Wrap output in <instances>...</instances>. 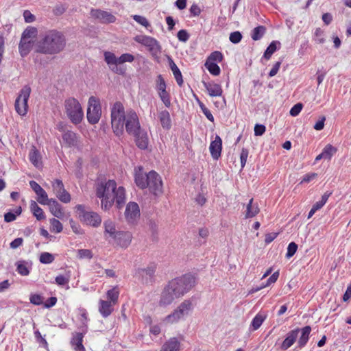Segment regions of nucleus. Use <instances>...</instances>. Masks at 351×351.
Listing matches in <instances>:
<instances>
[{"label":"nucleus","mask_w":351,"mask_h":351,"mask_svg":"<svg viewBox=\"0 0 351 351\" xmlns=\"http://www.w3.org/2000/svg\"><path fill=\"white\" fill-rule=\"evenodd\" d=\"M29 158L35 167H38L41 165L39 152L35 147L30 151Z\"/></svg>","instance_id":"f704fd0d"},{"label":"nucleus","mask_w":351,"mask_h":351,"mask_svg":"<svg viewBox=\"0 0 351 351\" xmlns=\"http://www.w3.org/2000/svg\"><path fill=\"white\" fill-rule=\"evenodd\" d=\"M31 93V88L26 85L20 90V93L16 99L14 107L16 112L21 116H25L27 112V101Z\"/></svg>","instance_id":"9d476101"},{"label":"nucleus","mask_w":351,"mask_h":351,"mask_svg":"<svg viewBox=\"0 0 351 351\" xmlns=\"http://www.w3.org/2000/svg\"><path fill=\"white\" fill-rule=\"evenodd\" d=\"M266 28L263 25H259L253 29L251 34V37L254 40H260L265 34Z\"/></svg>","instance_id":"c9c22d12"},{"label":"nucleus","mask_w":351,"mask_h":351,"mask_svg":"<svg viewBox=\"0 0 351 351\" xmlns=\"http://www.w3.org/2000/svg\"><path fill=\"white\" fill-rule=\"evenodd\" d=\"M248 154H249V152L247 149L243 148L241 149V152L240 154V160H241V168H243L246 164Z\"/></svg>","instance_id":"e2e57ef3"},{"label":"nucleus","mask_w":351,"mask_h":351,"mask_svg":"<svg viewBox=\"0 0 351 351\" xmlns=\"http://www.w3.org/2000/svg\"><path fill=\"white\" fill-rule=\"evenodd\" d=\"M77 257L80 259L87 258L91 259L93 256V254L90 250L88 249H80L77 252Z\"/></svg>","instance_id":"603ef678"},{"label":"nucleus","mask_w":351,"mask_h":351,"mask_svg":"<svg viewBox=\"0 0 351 351\" xmlns=\"http://www.w3.org/2000/svg\"><path fill=\"white\" fill-rule=\"evenodd\" d=\"M50 226H51V231L56 232V233H60L63 230V226L61 223V222L56 219L52 218L49 220Z\"/></svg>","instance_id":"a19ab883"},{"label":"nucleus","mask_w":351,"mask_h":351,"mask_svg":"<svg viewBox=\"0 0 351 351\" xmlns=\"http://www.w3.org/2000/svg\"><path fill=\"white\" fill-rule=\"evenodd\" d=\"M119 291L116 287L111 289L107 291V298L113 304H116L119 298Z\"/></svg>","instance_id":"de8ad7c7"},{"label":"nucleus","mask_w":351,"mask_h":351,"mask_svg":"<svg viewBox=\"0 0 351 351\" xmlns=\"http://www.w3.org/2000/svg\"><path fill=\"white\" fill-rule=\"evenodd\" d=\"M159 97L163 102L164 105L167 108H169L171 106V99L169 93L167 90L160 91L158 93Z\"/></svg>","instance_id":"09e8293b"},{"label":"nucleus","mask_w":351,"mask_h":351,"mask_svg":"<svg viewBox=\"0 0 351 351\" xmlns=\"http://www.w3.org/2000/svg\"><path fill=\"white\" fill-rule=\"evenodd\" d=\"M265 319H266V315H263L261 313L256 314L251 322L250 330H258L261 327V326L262 325V324L263 323V322L265 321Z\"/></svg>","instance_id":"473e14b6"},{"label":"nucleus","mask_w":351,"mask_h":351,"mask_svg":"<svg viewBox=\"0 0 351 351\" xmlns=\"http://www.w3.org/2000/svg\"><path fill=\"white\" fill-rule=\"evenodd\" d=\"M132 18L136 22H137L138 23L141 24V25H143L145 27L150 26V24H149V21H147V19L143 16L134 15V16H132Z\"/></svg>","instance_id":"13d9d810"},{"label":"nucleus","mask_w":351,"mask_h":351,"mask_svg":"<svg viewBox=\"0 0 351 351\" xmlns=\"http://www.w3.org/2000/svg\"><path fill=\"white\" fill-rule=\"evenodd\" d=\"M96 195L101 199V208L109 210L115 202L118 208H121L125 203V190L123 186L117 187L113 180L101 181L97 184Z\"/></svg>","instance_id":"7ed1b4c3"},{"label":"nucleus","mask_w":351,"mask_h":351,"mask_svg":"<svg viewBox=\"0 0 351 351\" xmlns=\"http://www.w3.org/2000/svg\"><path fill=\"white\" fill-rule=\"evenodd\" d=\"M54 256L49 252H43L40 255L39 261L43 264H50L53 262Z\"/></svg>","instance_id":"a18cd8bd"},{"label":"nucleus","mask_w":351,"mask_h":351,"mask_svg":"<svg viewBox=\"0 0 351 351\" xmlns=\"http://www.w3.org/2000/svg\"><path fill=\"white\" fill-rule=\"evenodd\" d=\"M45 205L49 206L50 212L54 217L60 219L63 217L64 213L62 206L56 199L51 198Z\"/></svg>","instance_id":"412c9836"},{"label":"nucleus","mask_w":351,"mask_h":351,"mask_svg":"<svg viewBox=\"0 0 351 351\" xmlns=\"http://www.w3.org/2000/svg\"><path fill=\"white\" fill-rule=\"evenodd\" d=\"M313 38L317 43H324L325 42V38L324 37V31L322 30L321 28L319 27L316 28L313 34Z\"/></svg>","instance_id":"3c124183"},{"label":"nucleus","mask_w":351,"mask_h":351,"mask_svg":"<svg viewBox=\"0 0 351 351\" xmlns=\"http://www.w3.org/2000/svg\"><path fill=\"white\" fill-rule=\"evenodd\" d=\"M90 14L92 18L97 20L101 23L109 24L116 21V17L113 14L100 9H91Z\"/></svg>","instance_id":"4468645a"},{"label":"nucleus","mask_w":351,"mask_h":351,"mask_svg":"<svg viewBox=\"0 0 351 351\" xmlns=\"http://www.w3.org/2000/svg\"><path fill=\"white\" fill-rule=\"evenodd\" d=\"M276 43H277L276 41H272L269 45V46L267 47V49L264 53V55H263V57L266 60H269L271 58V55L276 51V49H277ZM278 43L280 44L279 42H278Z\"/></svg>","instance_id":"c03bdc74"},{"label":"nucleus","mask_w":351,"mask_h":351,"mask_svg":"<svg viewBox=\"0 0 351 351\" xmlns=\"http://www.w3.org/2000/svg\"><path fill=\"white\" fill-rule=\"evenodd\" d=\"M168 61H169V67L174 75V77L176 80L177 84L180 86H182L183 84V79H182V73H181L180 70L179 69V68L176 64V63L174 62V61L173 60V59L171 58L168 57Z\"/></svg>","instance_id":"393cba45"},{"label":"nucleus","mask_w":351,"mask_h":351,"mask_svg":"<svg viewBox=\"0 0 351 351\" xmlns=\"http://www.w3.org/2000/svg\"><path fill=\"white\" fill-rule=\"evenodd\" d=\"M158 119L162 127L165 130H169L171 127V120L169 112L167 110L158 112Z\"/></svg>","instance_id":"c85d7f7f"},{"label":"nucleus","mask_w":351,"mask_h":351,"mask_svg":"<svg viewBox=\"0 0 351 351\" xmlns=\"http://www.w3.org/2000/svg\"><path fill=\"white\" fill-rule=\"evenodd\" d=\"M29 301L34 305H40L43 303V297L39 294H31Z\"/></svg>","instance_id":"4d7b16f0"},{"label":"nucleus","mask_w":351,"mask_h":351,"mask_svg":"<svg viewBox=\"0 0 351 351\" xmlns=\"http://www.w3.org/2000/svg\"><path fill=\"white\" fill-rule=\"evenodd\" d=\"M337 149L332 145L328 144L323 149L322 153L325 160H330L332 156L337 152Z\"/></svg>","instance_id":"e433bc0d"},{"label":"nucleus","mask_w":351,"mask_h":351,"mask_svg":"<svg viewBox=\"0 0 351 351\" xmlns=\"http://www.w3.org/2000/svg\"><path fill=\"white\" fill-rule=\"evenodd\" d=\"M104 56L105 62L113 73L119 75L125 74V69L123 67L118 66V58L114 53L110 51H105Z\"/></svg>","instance_id":"ddd939ff"},{"label":"nucleus","mask_w":351,"mask_h":351,"mask_svg":"<svg viewBox=\"0 0 351 351\" xmlns=\"http://www.w3.org/2000/svg\"><path fill=\"white\" fill-rule=\"evenodd\" d=\"M66 40L62 32L49 29L40 34L36 51L45 55H56L66 47Z\"/></svg>","instance_id":"20e7f679"},{"label":"nucleus","mask_w":351,"mask_h":351,"mask_svg":"<svg viewBox=\"0 0 351 351\" xmlns=\"http://www.w3.org/2000/svg\"><path fill=\"white\" fill-rule=\"evenodd\" d=\"M65 112L74 124L80 123L84 117V112L80 102L75 98L71 97L64 101Z\"/></svg>","instance_id":"423d86ee"},{"label":"nucleus","mask_w":351,"mask_h":351,"mask_svg":"<svg viewBox=\"0 0 351 351\" xmlns=\"http://www.w3.org/2000/svg\"><path fill=\"white\" fill-rule=\"evenodd\" d=\"M202 83L210 97L221 96L223 90L220 84L214 82H202Z\"/></svg>","instance_id":"aec40b11"},{"label":"nucleus","mask_w":351,"mask_h":351,"mask_svg":"<svg viewBox=\"0 0 351 351\" xmlns=\"http://www.w3.org/2000/svg\"><path fill=\"white\" fill-rule=\"evenodd\" d=\"M69 223L73 231L77 234H83L84 230L81 228L80 226L77 224L73 219L69 220Z\"/></svg>","instance_id":"bf43d9fd"},{"label":"nucleus","mask_w":351,"mask_h":351,"mask_svg":"<svg viewBox=\"0 0 351 351\" xmlns=\"http://www.w3.org/2000/svg\"><path fill=\"white\" fill-rule=\"evenodd\" d=\"M180 341L176 337H171L165 341L160 351H180Z\"/></svg>","instance_id":"4be33fe9"},{"label":"nucleus","mask_w":351,"mask_h":351,"mask_svg":"<svg viewBox=\"0 0 351 351\" xmlns=\"http://www.w3.org/2000/svg\"><path fill=\"white\" fill-rule=\"evenodd\" d=\"M300 332V328H297L289 331L280 345V349L283 351L288 350L291 348L295 342L298 334Z\"/></svg>","instance_id":"f3484780"},{"label":"nucleus","mask_w":351,"mask_h":351,"mask_svg":"<svg viewBox=\"0 0 351 351\" xmlns=\"http://www.w3.org/2000/svg\"><path fill=\"white\" fill-rule=\"evenodd\" d=\"M115 243L121 247H128L132 239V234L128 231H118L113 237Z\"/></svg>","instance_id":"dca6fc26"},{"label":"nucleus","mask_w":351,"mask_h":351,"mask_svg":"<svg viewBox=\"0 0 351 351\" xmlns=\"http://www.w3.org/2000/svg\"><path fill=\"white\" fill-rule=\"evenodd\" d=\"M266 130V128L264 125L262 124H256L254 126V135L255 136H262Z\"/></svg>","instance_id":"69168bd1"},{"label":"nucleus","mask_w":351,"mask_h":351,"mask_svg":"<svg viewBox=\"0 0 351 351\" xmlns=\"http://www.w3.org/2000/svg\"><path fill=\"white\" fill-rule=\"evenodd\" d=\"M113 303L108 301L100 300L99 311L103 317H108L113 311Z\"/></svg>","instance_id":"cd10ccee"},{"label":"nucleus","mask_w":351,"mask_h":351,"mask_svg":"<svg viewBox=\"0 0 351 351\" xmlns=\"http://www.w3.org/2000/svg\"><path fill=\"white\" fill-rule=\"evenodd\" d=\"M110 119L113 133L119 137L123 134L124 127L130 135L142 129L136 112L132 109L125 112L121 101H116L111 106Z\"/></svg>","instance_id":"f257e3e1"},{"label":"nucleus","mask_w":351,"mask_h":351,"mask_svg":"<svg viewBox=\"0 0 351 351\" xmlns=\"http://www.w3.org/2000/svg\"><path fill=\"white\" fill-rule=\"evenodd\" d=\"M125 217L129 223H134L140 217V209L137 203L130 202L128 204L125 211Z\"/></svg>","instance_id":"2eb2a0df"},{"label":"nucleus","mask_w":351,"mask_h":351,"mask_svg":"<svg viewBox=\"0 0 351 351\" xmlns=\"http://www.w3.org/2000/svg\"><path fill=\"white\" fill-rule=\"evenodd\" d=\"M135 40L136 42L146 47H150L151 49H154L156 46H158L157 40L150 36H143L141 37H136Z\"/></svg>","instance_id":"7c9ffc66"},{"label":"nucleus","mask_w":351,"mask_h":351,"mask_svg":"<svg viewBox=\"0 0 351 351\" xmlns=\"http://www.w3.org/2000/svg\"><path fill=\"white\" fill-rule=\"evenodd\" d=\"M37 29L34 27H28L26 28L22 34L21 39L25 40H31L32 38H34L37 34Z\"/></svg>","instance_id":"58836bf2"},{"label":"nucleus","mask_w":351,"mask_h":351,"mask_svg":"<svg viewBox=\"0 0 351 351\" xmlns=\"http://www.w3.org/2000/svg\"><path fill=\"white\" fill-rule=\"evenodd\" d=\"M23 239L21 237H18L15 239H14L10 243V248L15 250L19 247H21L23 245Z\"/></svg>","instance_id":"338daca9"},{"label":"nucleus","mask_w":351,"mask_h":351,"mask_svg":"<svg viewBox=\"0 0 351 351\" xmlns=\"http://www.w3.org/2000/svg\"><path fill=\"white\" fill-rule=\"evenodd\" d=\"M55 281L57 285H58L60 286H64L69 283V280L68 278H66L63 275H59V276H56Z\"/></svg>","instance_id":"774afa93"},{"label":"nucleus","mask_w":351,"mask_h":351,"mask_svg":"<svg viewBox=\"0 0 351 351\" xmlns=\"http://www.w3.org/2000/svg\"><path fill=\"white\" fill-rule=\"evenodd\" d=\"M332 194L331 192H326L322 196L321 200L317 202L315 204H314L312 206V208L315 210L316 211L322 208L324 205L327 202L328 197Z\"/></svg>","instance_id":"79ce46f5"},{"label":"nucleus","mask_w":351,"mask_h":351,"mask_svg":"<svg viewBox=\"0 0 351 351\" xmlns=\"http://www.w3.org/2000/svg\"><path fill=\"white\" fill-rule=\"evenodd\" d=\"M156 269L155 263H150L146 268L135 269L134 276L143 283L148 284L152 282Z\"/></svg>","instance_id":"9b49d317"},{"label":"nucleus","mask_w":351,"mask_h":351,"mask_svg":"<svg viewBox=\"0 0 351 351\" xmlns=\"http://www.w3.org/2000/svg\"><path fill=\"white\" fill-rule=\"evenodd\" d=\"M75 208L82 222L93 227L100 226L101 218L99 214L93 211L86 210L84 206L81 204L77 205Z\"/></svg>","instance_id":"6e6552de"},{"label":"nucleus","mask_w":351,"mask_h":351,"mask_svg":"<svg viewBox=\"0 0 351 351\" xmlns=\"http://www.w3.org/2000/svg\"><path fill=\"white\" fill-rule=\"evenodd\" d=\"M205 67L208 69L210 74L217 76L220 74L221 69L216 62H206L204 64Z\"/></svg>","instance_id":"4c0bfd02"},{"label":"nucleus","mask_w":351,"mask_h":351,"mask_svg":"<svg viewBox=\"0 0 351 351\" xmlns=\"http://www.w3.org/2000/svg\"><path fill=\"white\" fill-rule=\"evenodd\" d=\"M105 233L108 234L112 238L117 232L115 229L114 223L111 220L105 221L104 223Z\"/></svg>","instance_id":"ea45409f"},{"label":"nucleus","mask_w":351,"mask_h":351,"mask_svg":"<svg viewBox=\"0 0 351 351\" xmlns=\"http://www.w3.org/2000/svg\"><path fill=\"white\" fill-rule=\"evenodd\" d=\"M80 316H81V322H82V332H86V329H87V325H86V323L88 320V313L87 312L85 311V310H82V312H81V314H80Z\"/></svg>","instance_id":"052dcab7"},{"label":"nucleus","mask_w":351,"mask_h":351,"mask_svg":"<svg viewBox=\"0 0 351 351\" xmlns=\"http://www.w3.org/2000/svg\"><path fill=\"white\" fill-rule=\"evenodd\" d=\"M84 335L83 332H76L73 335L71 343L75 351H84L85 348L82 344Z\"/></svg>","instance_id":"bb28decb"},{"label":"nucleus","mask_w":351,"mask_h":351,"mask_svg":"<svg viewBox=\"0 0 351 351\" xmlns=\"http://www.w3.org/2000/svg\"><path fill=\"white\" fill-rule=\"evenodd\" d=\"M300 332L301 335L298 341V348L301 349L304 348L308 341L311 327L310 326H306L300 329Z\"/></svg>","instance_id":"5701e85b"},{"label":"nucleus","mask_w":351,"mask_h":351,"mask_svg":"<svg viewBox=\"0 0 351 351\" xmlns=\"http://www.w3.org/2000/svg\"><path fill=\"white\" fill-rule=\"evenodd\" d=\"M16 271L21 276H28L29 274V268L27 262L24 261H19L16 263Z\"/></svg>","instance_id":"72a5a7b5"},{"label":"nucleus","mask_w":351,"mask_h":351,"mask_svg":"<svg viewBox=\"0 0 351 351\" xmlns=\"http://www.w3.org/2000/svg\"><path fill=\"white\" fill-rule=\"evenodd\" d=\"M242 37L243 36H242L241 33L239 31H236V32H232L230 34L229 39L231 43H232L234 44H237L241 42Z\"/></svg>","instance_id":"6e6d98bb"},{"label":"nucleus","mask_w":351,"mask_h":351,"mask_svg":"<svg viewBox=\"0 0 351 351\" xmlns=\"http://www.w3.org/2000/svg\"><path fill=\"white\" fill-rule=\"evenodd\" d=\"M259 210L258 204L254 202L253 198H251L246 206L245 218L249 219L255 217L259 213Z\"/></svg>","instance_id":"a878e982"},{"label":"nucleus","mask_w":351,"mask_h":351,"mask_svg":"<svg viewBox=\"0 0 351 351\" xmlns=\"http://www.w3.org/2000/svg\"><path fill=\"white\" fill-rule=\"evenodd\" d=\"M134 60V57L130 53H123L118 58L119 64H122L125 62H132Z\"/></svg>","instance_id":"864d4df0"},{"label":"nucleus","mask_w":351,"mask_h":351,"mask_svg":"<svg viewBox=\"0 0 351 351\" xmlns=\"http://www.w3.org/2000/svg\"><path fill=\"white\" fill-rule=\"evenodd\" d=\"M32 48V41L31 40H25L23 39H21L19 50L21 56L22 57L26 56L30 51Z\"/></svg>","instance_id":"2f4dec72"},{"label":"nucleus","mask_w":351,"mask_h":351,"mask_svg":"<svg viewBox=\"0 0 351 351\" xmlns=\"http://www.w3.org/2000/svg\"><path fill=\"white\" fill-rule=\"evenodd\" d=\"M297 250L298 245L295 242H291L287 247L286 257L287 258L292 257L295 254Z\"/></svg>","instance_id":"5fc2aeb1"},{"label":"nucleus","mask_w":351,"mask_h":351,"mask_svg":"<svg viewBox=\"0 0 351 351\" xmlns=\"http://www.w3.org/2000/svg\"><path fill=\"white\" fill-rule=\"evenodd\" d=\"M38 196L37 201L42 205H45L50 199L48 198V195L46 191L43 189L36 193Z\"/></svg>","instance_id":"8fccbe9b"},{"label":"nucleus","mask_w":351,"mask_h":351,"mask_svg":"<svg viewBox=\"0 0 351 351\" xmlns=\"http://www.w3.org/2000/svg\"><path fill=\"white\" fill-rule=\"evenodd\" d=\"M63 143L68 147H75L77 145V136L72 131L68 130L62 134Z\"/></svg>","instance_id":"b1692460"},{"label":"nucleus","mask_w":351,"mask_h":351,"mask_svg":"<svg viewBox=\"0 0 351 351\" xmlns=\"http://www.w3.org/2000/svg\"><path fill=\"white\" fill-rule=\"evenodd\" d=\"M303 105L301 103H298L291 108L289 113L292 117H296L300 114Z\"/></svg>","instance_id":"680f3d73"},{"label":"nucleus","mask_w":351,"mask_h":351,"mask_svg":"<svg viewBox=\"0 0 351 351\" xmlns=\"http://www.w3.org/2000/svg\"><path fill=\"white\" fill-rule=\"evenodd\" d=\"M166 83L162 75H158L156 80V89L157 92L166 90Z\"/></svg>","instance_id":"49530a36"},{"label":"nucleus","mask_w":351,"mask_h":351,"mask_svg":"<svg viewBox=\"0 0 351 351\" xmlns=\"http://www.w3.org/2000/svg\"><path fill=\"white\" fill-rule=\"evenodd\" d=\"M196 277L191 274H185L180 277L176 278L165 287L163 289L159 305L167 306L179 298L187 293L196 285Z\"/></svg>","instance_id":"f03ea898"},{"label":"nucleus","mask_w":351,"mask_h":351,"mask_svg":"<svg viewBox=\"0 0 351 351\" xmlns=\"http://www.w3.org/2000/svg\"><path fill=\"white\" fill-rule=\"evenodd\" d=\"M223 56L221 52L215 51L212 52L207 58L206 62H221L223 60Z\"/></svg>","instance_id":"37998d69"},{"label":"nucleus","mask_w":351,"mask_h":351,"mask_svg":"<svg viewBox=\"0 0 351 351\" xmlns=\"http://www.w3.org/2000/svg\"><path fill=\"white\" fill-rule=\"evenodd\" d=\"M53 191L60 201L63 203H69L71 201L70 194L65 190L64 186L62 180L59 179L55 180L52 182Z\"/></svg>","instance_id":"f8f14e48"},{"label":"nucleus","mask_w":351,"mask_h":351,"mask_svg":"<svg viewBox=\"0 0 351 351\" xmlns=\"http://www.w3.org/2000/svg\"><path fill=\"white\" fill-rule=\"evenodd\" d=\"M221 149L222 140L217 135L215 140L211 141L209 147L211 156L214 160H217L221 156Z\"/></svg>","instance_id":"6ab92c4d"},{"label":"nucleus","mask_w":351,"mask_h":351,"mask_svg":"<svg viewBox=\"0 0 351 351\" xmlns=\"http://www.w3.org/2000/svg\"><path fill=\"white\" fill-rule=\"evenodd\" d=\"M177 37L181 42H186L189 38V34L185 29H181L178 32Z\"/></svg>","instance_id":"0e129e2a"},{"label":"nucleus","mask_w":351,"mask_h":351,"mask_svg":"<svg viewBox=\"0 0 351 351\" xmlns=\"http://www.w3.org/2000/svg\"><path fill=\"white\" fill-rule=\"evenodd\" d=\"M193 309V305L190 300H184L174 311L167 315L165 321L169 324H173L179 322L187 316Z\"/></svg>","instance_id":"0eeeda50"},{"label":"nucleus","mask_w":351,"mask_h":351,"mask_svg":"<svg viewBox=\"0 0 351 351\" xmlns=\"http://www.w3.org/2000/svg\"><path fill=\"white\" fill-rule=\"evenodd\" d=\"M134 181L138 188L141 189L148 188L149 192L156 196L162 193L161 177L155 171L144 173L142 167L135 168Z\"/></svg>","instance_id":"39448f33"},{"label":"nucleus","mask_w":351,"mask_h":351,"mask_svg":"<svg viewBox=\"0 0 351 351\" xmlns=\"http://www.w3.org/2000/svg\"><path fill=\"white\" fill-rule=\"evenodd\" d=\"M135 138L136 145L141 149H146L149 143V138L147 132L141 129L135 134H132Z\"/></svg>","instance_id":"a211bd4d"},{"label":"nucleus","mask_w":351,"mask_h":351,"mask_svg":"<svg viewBox=\"0 0 351 351\" xmlns=\"http://www.w3.org/2000/svg\"><path fill=\"white\" fill-rule=\"evenodd\" d=\"M101 116V107L98 98L91 96L88 99L87 119L91 124L97 123Z\"/></svg>","instance_id":"1a4fd4ad"},{"label":"nucleus","mask_w":351,"mask_h":351,"mask_svg":"<svg viewBox=\"0 0 351 351\" xmlns=\"http://www.w3.org/2000/svg\"><path fill=\"white\" fill-rule=\"evenodd\" d=\"M30 210L37 220L41 221L45 219V215L43 209L38 206L37 203L34 200L30 201Z\"/></svg>","instance_id":"c756f323"}]
</instances>
